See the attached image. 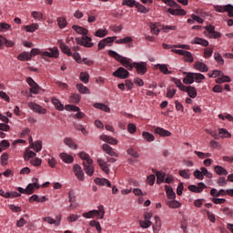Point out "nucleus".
Here are the masks:
<instances>
[{
  "mask_svg": "<svg viewBox=\"0 0 233 233\" xmlns=\"http://www.w3.org/2000/svg\"><path fill=\"white\" fill-rule=\"evenodd\" d=\"M73 30L76 32V34H80L82 38L76 37V42L77 45H81V46H85L86 48H92L94 46V43H92V38L86 36V34H88V29L79 26V25H73Z\"/></svg>",
  "mask_w": 233,
  "mask_h": 233,
  "instance_id": "nucleus-1",
  "label": "nucleus"
},
{
  "mask_svg": "<svg viewBox=\"0 0 233 233\" xmlns=\"http://www.w3.org/2000/svg\"><path fill=\"white\" fill-rule=\"evenodd\" d=\"M107 54L108 56H110V57H113L114 59H116V61L121 63V65H123V66H125L127 70H134V63H132V60L130 58L123 57L121 56V55H118L117 52L114 50H108Z\"/></svg>",
  "mask_w": 233,
  "mask_h": 233,
  "instance_id": "nucleus-2",
  "label": "nucleus"
},
{
  "mask_svg": "<svg viewBox=\"0 0 233 233\" xmlns=\"http://www.w3.org/2000/svg\"><path fill=\"white\" fill-rule=\"evenodd\" d=\"M35 156H37L35 152L30 149H26L24 153V159L25 161H30L33 167H41V163H43V160H41V158L39 157L34 158L35 157Z\"/></svg>",
  "mask_w": 233,
  "mask_h": 233,
  "instance_id": "nucleus-3",
  "label": "nucleus"
},
{
  "mask_svg": "<svg viewBox=\"0 0 233 233\" xmlns=\"http://www.w3.org/2000/svg\"><path fill=\"white\" fill-rule=\"evenodd\" d=\"M82 216L86 219H92L94 216H97L98 219H103L105 218V207L99 206L98 210H90L88 212L83 213Z\"/></svg>",
  "mask_w": 233,
  "mask_h": 233,
  "instance_id": "nucleus-4",
  "label": "nucleus"
},
{
  "mask_svg": "<svg viewBox=\"0 0 233 233\" xmlns=\"http://www.w3.org/2000/svg\"><path fill=\"white\" fill-rule=\"evenodd\" d=\"M114 77H118V79H127L130 76L128 70L125 69V67H118L115 72H113Z\"/></svg>",
  "mask_w": 233,
  "mask_h": 233,
  "instance_id": "nucleus-5",
  "label": "nucleus"
},
{
  "mask_svg": "<svg viewBox=\"0 0 233 233\" xmlns=\"http://www.w3.org/2000/svg\"><path fill=\"white\" fill-rule=\"evenodd\" d=\"M133 66L137 69V74H140V76H145V74H147V63L134 62Z\"/></svg>",
  "mask_w": 233,
  "mask_h": 233,
  "instance_id": "nucleus-6",
  "label": "nucleus"
},
{
  "mask_svg": "<svg viewBox=\"0 0 233 233\" xmlns=\"http://www.w3.org/2000/svg\"><path fill=\"white\" fill-rule=\"evenodd\" d=\"M188 190H190V192H195L196 194H199L201 192H203V190H205V188H207V185H205V183L203 182H199L198 184V186L196 185H190L188 186Z\"/></svg>",
  "mask_w": 233,
  "mask_h": 233,
  "instance_id": "nucleus-7",
  "label": "nucleus"
},
{
  "mask_svg": "<svg viewBox=\"0 0 233 233\" xmlns=\"http://www.w3.org/2000/svg\"><path fill=\"white\" fill-rule=\"evenodd\" d=\"M73 171L78 181H85V173L83 172V168H81V166H79V164H76L73 167Z\"/></svg>",
  "mask_w": 233,
  "mask_h": 233,
  "instance_id": "nucleus-8",
  "label": "nucleus"
},
{
  "mask_svg": "<svg viewBox=\"0 0 233 233\" xmlns=\"http://www.w3.org/2000/svg\"><path fill=\"white\" fill-rule=\"evenodd\" d=\"M28 106L33 112H36L37 114H46V109L41 107V106L37 105L34 102H29Z\"/></svg>",
  "mask_w": 233,
  "mask_h": 233,
  "instance_id": "nucleus-9",
  "label": "nucleus"
},
{
  "mask_svg": "<svg viewBox=\"0 0 233 233\" xmlns=\"http://www.w3.org/2000/svg\"><path fill=\"white\" fill-rule=\"evenodd\" d=\"M15 43L14 41H10L6 39V37L0 35V48L3 49L4 46H6L7 48H12V46H15Z\"/></svg>",
  "mask_w": 233,
  "mask_h": 233,
  "instance_id": "nucleus-10",
  "label": "nucleus"
},
{
  "mask_svg": "<svg viewBox=\"0 0 233 233\" xmlns=\"http://www.w3.org/2000/svg\"><path fill=\"white\" fill-rule=\"evenodd\" d=\"M153 174L157 176V185H161V183H165V179L167 177V174L165 172L157 171V169H152Z\"/></svg>",
  "mask_w": 233,
  "mask_h": 233,
  "instance_id": "nucleus-11",
  "label": "nucleus"
},
{
  "mask_svg": "<svg viewBox=\"0 0 233 233\" xmlns=\"http://www.w3.org/2000/svg\"><path fill=\"white\" fill-rule=\"evenodd\" d=\"M216 12L223 14V12H233V5L228 4L227 5H214Z\"/></svg>",
  "mask_w": 233,
  "mask_h": 233,
  "instance_id": "nucleus-12",
  "label": "nucleus"
},
{
  "mask_svg": "<svg viewBox=\"0 0 233 233\" xmlns=\"http://www.w3.org/2000/svg\"><path fill=\"white\" fill-rule=\"evenodd\" d=\"M34 184H28L26 188H23V187H17V191L20 192V194H26L27 196H30L32 194H34Z\"/></svg>",
  "mask_w": 233,
  "mask_h": 233,
  "instance_id": "nucleus-13",
  "label": "nucleus"
},
{
  "mask_svg": "<svg viewBox=\"0 0 233 233\" xmlns=\"http://www.w3.org/2000/svg\"><path fill=\"white\" fill-rule=\"evenodd\" d=\"M183 92H187L189 97H191L192 99H196V97H198V91L196 90V87L192 86H186Z\"/></svg>",
  "mask_w": 233,
  "mask_h": 233,
  "instance_id": "nucleus-14",
  "label": "nucleus"
},
{
  "mask_svg": "<svg viewBox=\"0 0 233 233\" xmlns=\"http://www.w3.org/2000/svg\"><path fill=\"white\" fill-rule=\"evenodd\" d=\"M102 150L106 152V154H108V156H111L112 157H117V153L114 151V148L112 147L108 146L107 144H104L102 146Z\"/></svg>",
  "mask_w": 233,
  "mask_h": 233,
  "instance_id": "nucleus-15",
  "label": "nucleus"
},
{
  "mask_svg": "<svg viewBox=\"0 0 233 233\" xmlns=\"http://www.w3.org/2000/svg\"><path fill=\"white\" fill-rule=\"evenodd\" d=\"M155 68H158V70L165 76L172 74V71L168 70V66L167 64H157Z\"/></svg>",
  "mask_w": 233,
  "mask_h": 233,
  "instance_id": "nucleus-16",
  "label": "nucleus"
},
{
  "mask_svg": "<svg viewBox=\"0 0 233 233\" xmlns=\"http://www.w3.org/2000/svg\"><path fill=\"white\" fill-rule=\"evenodd\" d=\"M83 167L87 176H94L95 168L93 164H88V162H83Z\"/></svg>",
  "mask_w": 233,
  "mask_h": 233,
  "instance_id": "nucleus-17",
  "label": "nucleus"
},
{
  "mask_svg": "<svg viewBox=\"0 0 233 233\" xmlns=\"http://www.w3.org/2000/svg\"><path fill=\"white\" fill-rule=\"evenodd\" d=\"M194 68L198 70V72H208V66L205 63L197 61L194 64Z\"/></svg>",
  "mask_w": 233,
  "mask_h": 233,
  "instance_id": "nucleus-18",
  "label": "nucleus"
},
{
  "mask_svg": "<svg viewBox=\"0 0 233 233\" xmlns=\"http://www.w3.org/2000/svg\"><path fill=\"white\" fill-rule=\"evenodd\" d=\"M78 157H80V159H83L84 163H88V165H92L94 163V160L90 158V155H88L85 151L78 153Z\"/></svg>",
  "mask_w": 233,
  "mask_h": 233,
  "instance_id": "nucleus-19",
  "label": "nucleus"
},
{
  "mask_svg": "<svg viewBox=\"0 0 233 233\" xmlns=\"http://www.w3.org/2000/svg\"><path fill=\"white\" fill-rule=\"evenodd\" d=\"M96 185H100L101 187H108L109 188L112 187V184L106 178H95Z\"/></svg>",
  "mask_w": 233,
  "mask_h": 233,
  "instance_id": "nucleus-20",
  "label": "nucleus"
},
{
  "mask_svg": "<svg viewBox=\"0 0 233 233\" xmlns=\"http://www.w3.org/2000/svg\"><path fill=\"white\" fill-rule=\"evenodd\" d=\"M168 14H171V15H187V11L183 9H173V8H168L167 9Z\"/></svg>",
  "mask_w": 233,
  "mask_h": 233,
  "instance_id": "nucleus-21",
  "label": "nucleus"
},
{
  "mask_svg": "<svg viewBox=\"0 0 233 233\" xmlns=\"http://www.w3.org/2000/svg\"><path fill=\"white\" fill-rule=\"evenodd\" d=\"M51 52L45 51L42 53V57H58L59 51L57 49H50Z\"/></svg>",
  "mask_w": 233,
  "mask_h": 233,
  "instance_id": "nucleus-22",
  "label": "nucleus"
},
{
  "mask_svg": "<svg viewBox=\"0 0 233 233\" xmlns=\"http://www.w3.org/2000/svg\"><path fill=\"white\" fill-rule=\"evenodd\" d=\"M97 165H99L100 168H102L103 172H106V174H108L110 172V169L108 168V164L103 159V158H97L96 160Z\"/></svg>",
  "mask_w": 233,
  "mask_h": 233,
  "instance_id": "nucleus-23",
  "label": "nucleus"
},
{
  "mask_svg": "<svg viewBox=\"0 0 233 233\" xmlns=\"http://www.w3.org/2000/svg\"><path fill=\"white\" fill-rule=\"evenodd\" d=\"M155 133L158 134V136H161L162 137H169V136H172V133L161 127L155 128Z\"/></svg>",
  "mask_w": 233,
  "mask_h": 233,
  "instance_id": "nucleus-24",
  "label": "nucleus"
},
{
  "mask_svg": "<svg viewBox=\"0 0 233 233\" xmlns=\"http://www.w3.org/2000/svg\"><path fill=\"white\" fill-rule=\"evenodd\" d=\"M51 102L54 105V106L56 108V110H59V112H62V110H65V106L61 104V101H59V99L53 97L51 98Z\"/></svg>",
  "mask_w": 233,
  "mask_h": 233,
  "instance_id": "nucleus-25",
  "label": "nucleus"
},
{
  "mask_svg": "<svg viewBox=\"0 0 233 233\" xmlns=\"http://www.w3.org/2000/svg\"><path fill=\"white\" fill-rule=\"evenodd\" d=\"M100 139H102V141H105L106 143H108L109 145H116L117 143V139L112 137H108L106 135H102L100 137Z\"/></svg>",
  "mask_w": 233,
  "mask_h": 233,
  "instance_id": "nucleus-26",
  "label": "nucleus"
},
{
  "mask_svg": "<svg viewBox=\"0 0 233 233\" xmlns=\"http://www.w3.org/2000/svg\"><path fill=\"white\" fill-rule=\"evenodd\" d=\"M192 45H201V46H208V41L200 38V37H195L192 41H191Z\"/></svg>",
  "mask_w": 233,
  "mask_h": 233,
  "instance_id": "nucleus-27",
  "label": "nucleus"
},
{
  "mask_svg": "<svg viewBox=\"0 0 233 233\" xmlns=\"http://www.w3.org/2000/svg\"><path fill=\"white\" fill-rule=\"evenodd\" d=\"M64 143L65 145H66V147H69V148H73L74 150H77V145L76 144V142H74V140L70 137H66L64 139Z\"/></svg>",
  "mask_w": 233,
  "mask_h": 233,
  "instance_id": "nucleus-28",
  "label": "nucleus"
},
{
  "mask_svg": "<svg viewBox=\"0 0 233 233\" xmlns=\"http://www.w3.org/2000/svg\"><path fill=\"white\" fill-rule=\"evenodd\" d=\"M60 159L64 161V163H74V157L66 154V153H61L60 154Z\"/></svg>",
  "mask_w": 233,
  "mask_h": 233,
  "instance_id": "nucleus-29",
  "label": "nucleus"
},
{
  "mask_svg": "<svg viewBox=\"0 0 233 233\" xmlns=\"http://www.w3.org/2000/svg\"><path fill=\"white\" fill-rule=\"evenodd\" d=\"M142 137L145 139V141H147V143H152V141H155L156 137H154L153 134L144 131L142 132Z\"/></svg>",
  "mask_w": 233,
  "mask_h": 233,
  "instance_id": "nucleus-30",
  "label": "nucleus"
},
{
  "mask_svg": "<svg viewBox=\"0 0 233 233\" xmlns=\"http://www.w3.org/2000/svg\"><path fill=\"white\" fill-rule=\"evenodd\" d=\"M214 170H215L216 174H218V176H228V171H227V169H225V167H223L221 166H215Z\"/></svg>",
  "mask_w": 233,
  "mask_h": 233,
  "instance_id": "nucleus-31",
  "label": "nucleus"
},
{
  "mask_svg": "<svg viewBox=\"0 0 233 233\" xmlns=\"http://www.w3.org/2000/svg\"><path fill=\"white\" fill-rule=\"evenodd\" d=\"M59 46L64 54H66V56H68L69 57L72 56V51L70 50V47H68V46H66L63 42H59Z\"/></svg>",
  "mask_w": 233,
  "mask_h": 233,
  "instance_id": "nucleus-32",
  "label": "nucleus"
},
{
  "mask_svg": "<svg viewBox=\"0 0 233 233\" xmlns=\"http://www.w3.org/2000/svg\"><path fill=\"white\" fill-rule=\"evenodd\" d=\"M17 59L18 61H30V59H32V55L28 52H23L17 56Z\"/></svg>",
  "mask_w": 233,
  "mask_h": 233,
  "instance_id": "nucleus-33",
  "label": "nucleus"
},
{
  "mask_svg": "<svg viewBox=\"0 0 233 233\" xmlns=\"http://www.w3.org/2000/svg\"><path fill=\"white\" fill-rule=\"evenodd\" d=\"M214 59L217 61L219 66H223V65H225V59H223V56H221V54H219L218 51L214 53Z\"/></svg>",
  "mask_w": 233,
  "mask_h": 233,
  "instance_id": "nucleus-34",
  "label": "nucleus"
},
{
  "mask_svg": "<svg viewBox=\"0 0 233 233\" xmlns=\"http://www.w3.org/2000/svg\"><path fill=\"white\" fill-rule=\"evenodd\" d=\"M166 194L167 196V199H176V192L169 186H166Z\"/></svg>",
  "mask_w": 233,
  "mask_h": 233,
  "instance_id": "nucleus-35",
  "label": "nucleus"
},
{
  "mask_svg": "<svg viewBox=\"0 0 233 233\" xmlns=\"http://www.w3.org/2000/svg\"><path fill=\"white\" fill-rule=\"evenodd\" d=\"M156 224L153 225V232L154 233H159V230H161V219H159V217H155Z\"/></svg>",
  "mask_w": 233,
  "mask_h": 233,
  "instance_id": "nucleus-36",
  "label": "nucleus"
},
{
  "mask_svg": "<svg viewBox=\"0 0 233 233\" xmlns=\"http://www.w3.org/2000/svg\"><path fill=\"white\" fill-rule=\"evenodd\" d=\"M183 83H185V85H192V83H194V73H187L183 79Z\"/></svg>",
  "mask_w": 233,
  "mask_h": 233,
  "instance_id": "nucleus-37",
  "label": "nucleus"
},
{
  "mask_svg": "<svg viewBox=\"0 0 233 233\" xmlns=\"http://www.w3.org/2000/svg\"><path fill=\"white\" fill-rule=\"evenodd\" d=\"M171 81H173V83H175L176 86H177V88H179V90H182V92L185 90L187 86L183 85V83L181 82L180 79L171 77Z\"/></svg>",
  "mask_w": 233,
  "mask_h": 233,
  "instance_id": "nucleus-38",
  "label": "nucleus"
},
{
  "mask_svg": "<svg viewBox=\"0 0 233 233\" xmlns=\"http://www.w3.org/2000/svg\"><path fill=\"white\" fill-rule=\"evenodd\" d=\"M76 89L78 92H80V94H90V89H88V87L85 86L83 84H77Z\"/></svg>",
  "mask_w": 233,
  "mask_h": 233,
  "instance_id": "nucleus-39",
  "label": "nucleus"
},
{
  "mask_svg": "<svg viewBox=\"0 0 233 233\" xmlns=\"http://www.w3.org/2000/svg\"><path fill=\"white\" fill-rule=\"evenodd\" d=\"M37 28H39L38 24H32L30 25L24 26V29L25 30V32H30L31 34H33V32H35V30H37Z\"/></svg>",
  "mask_w": 233,
  "mask_h": 233,
  "instance_id": "nucleus-40",
  "label": "nucleus"
},
{
  "mask_svg": "<svg viewBox=\"0 0 233 233\" xmlns=\"http://www.w3.org/2000/svg\"><path fill=\"white\" fill-rule=\"evenodd\" d=\"M31 147L36 152H41V150L43 149V141L38 140L35 143L31 144Z\"/></svg>",
  "mask_w": 233,
  "mask_h": 233,
  "instance_id": "nucleus-41",
  "label": "nucleus"
},
{
  "mask_svg": "<svg viewBox=\"0 0 233 233\" xmlns=\"http://www.w3.org/2000/svg\"><path fill=\"white\" fill-rule=\"evenodd\" d=\"M230 81H232V79L229 78L228 76H225V75L216 79V83L218 85H221L222 83H230Z\"/></svg>",
  "mask_w": 233,
  "mask_h": 233,
  "instance_id": "nucleus-42",
  "label": "nucleus"
},
{
  "mask_svg": "<svg viewBox=\"0 0 233 233\" xmlns=\"http://www.w3.org/2000/svg\"><path fill=\"white\" fill-rule=\"evenodd\" d=\"M132 41H134L132 36H127L125 38L116 40V45H127V43H132Z\"/></svg>",
  "mask_w": 233,
  "mask_h": 233,
  "instance_id": "nucleus-43",
  "label": "nucleus"
},
{
  "mask_svg": "<svg viewBox=\"0 0 233 233\" xmlns=\"http://www.w3.org/2000/svg\"><path fill=\"white\" fill-rule=\"evenodd\" d=\"M123 6H129V8H134V6L137 5V2L136 0H123Z\"/></svg>",
  "mask_w": 233,
  "mask_h": 233,
  "instance_id": "nucleus-44",
  "label": "nucleus"
},
{
  "mask_svg": "<svg viewBox=\"0 0 233 233\" xmlns=\"http://www.w3.org/2000/svg\"><path fill=\"white\" fill-rule=\"evenodd\" d=\"M95 108H99V110H103V112H110V107L102 103L94 104Z\"/></svg>",
  "mask_w": 233,
  "mask_h": 233,
  "instance_id": "nucleus-45",
  "label": "nucleus"
},
{
  "mask_svg": "<svg viewBox=\"0 0 233 233\" xmlns=\"http://www.w3.org/2000/svg\"><path fill=\"white\" fill-rule=\"evenodd\" d=\"M69 101H70V103H74L75 105H77V103H79V101H81V95H79V94L71 95Z\"/></svg>",
  "mask_w": 233,
  "mask_h": 233,
  "instance_id": "nucleus-46",
  "label": "nucleus"
},
{
  "mask_svg": "<svg viewBox=\"0 0 233 233\" xmlns=\"http://www.w3.org/2000/svg\"><path fill=\"white\" fill-rule=\"evenodd\" d=\"M80 81H82V83H85V85H86V83H88V81H90V75H88V73H86V72H81L80 73Z\"/></svg>",
  "mask_w": 233,
  "mask_h": 233,
  "instance_id": "nucleus-47",
  "label": "nucleus"
},
{
  "mask_svg": "<svg viewBox=\"0 0 233 233\" xmlns=\"http://www.w3.org/2000/svg\"><path fill=\"white\" fill-rule=\"evenodd\" d=\"M167 205L170 208H179L181 207V204L177 200H168L167 201Z\"/></svg>",
  "mask_w": 233,
  "mask_h": 233,
  "instance_id": "nucleus-48",
  "label": "nucleus"
},
{
  "mask_svg": "<svg viewBox=\"0 0 233 233\" xmlns=\"http://www.w3.org/2000/svg\"><path fill=\"white\" fill-rule=\"evenodd\" d=\"M136 8H137V11L140 12V14H148V12H150L149 9L139 3H137Z\"/></svg>",
  "mask_w": 233,
  "mask_h": 233,
  "instance_id": "nucleus-49",
  "label": "nucleus"
},
{
  "mask_svg": "<svg viewBox=\"0 0 233 233\" xmlns=\"http://www.w3.org/2000/svg\"><path fill=\"white\" fill-rule=\"evenodd\" d=\"M165 5H167V6H171V8H179V5L176 3L174 0H162Z\"/></svg>",
  "mask_w": 233,
  "mask_h": 233,
  "instance_id": "nucleus-50",
  "label": "nucleus"
},
{
  "mask_svg": "<svg viewBox=\"0 0 233 233\" xmlns=\"http://www.w3.org/2000/svg\"><path fill=\"white\" fill-rule=\"evenodd\" d=\"M218 135L220 136V137H232V135L224 128L218 129Z\"/></svg>",
  "mask_w": 233,
  "mask_h": 233,
  "instance_id": "nucleus-51",
  "label": "nucleus"
},
{
  "mask_svg": "<svg viewBox=\"0 0 233 233\" xmlns=\"http://www.w3.org/2000/svg\"><path fill=\"white\" fill-rule=\"evenodd\" d=\"M108 31L106 29H98L95 35L96 37H105L107 35Z\"/></svg>",
  "mask_w": 233,
  "mask_h": 233,
  "instance_id": "nucleus-52",
  "label": "nucleus"
},
{
  "mask_svg": "<svg viewBox=\"0 0 233 233\" xmlns=\"http://www.w3.org/2000/svg\"><path fill=\"white\" fill-rule=\"evenodd\" d=\"M193 76L196 83H200L201 81H203V79H205L204 75L200 73H193Z\"/></svg>",
  "mask_w": 233,
  "mask_h": 233,
  "instance_id": "nucleus-53",
  "label": "nucleus"
},
{
  "mask_svg": "<svg viewBox=\"0 0 233 233\" xmlns=\"http://www.w3.org/2000/svg\"><path fill=\"white\" fill-rule=\"evenodd\" d=\"M90 227H95L98 233H101V224L96 220H91L89 223Z\"/></svg>",
  "mask_w": 233,
  "mask_h": 233,
  "instance_id": "nucleus-54",
  "label": "nucleus"
},
{
  "mask_svg": "<svg viewBox=\"0 0 233 233\" xmlns=\"http://www.w3.org/2000/svg\"><path fill=\"white\" fill-rule=\"evenodd\" d=\"M139 225L142 228H148V227H152V221H150V220H140Z\"/></svg>",
  "mask_w": 233,
  "mask_h": 233,
  "instance_id": "nucleus-55",
  "label": "nucleus"
},
{
  "mask_svg": "<svg viewBox=\"0 0 233 233\" xmlns=\"http://www.w3.org/2000/svg\"><path fill=\"white\" fill-rule=\"evenodd\" d=\"M32 17H34V19H36L37 21H41V19H43V13L41 12H37V11H33L31 13Z\"/></svg>",
  "mask_w": 233,
  "mask_h": 233,
  "instance_id": "nucleus-56",
  "label": "nucleus"
},
{
  "mask_svg": "<svg viewBox=\"0 0 233 233\" xmlns=\"http://www.w3.org/2000/svg\"><path fill=\"white\" fill-rule=\"evenodd\" d=\"M69 203H76V192L73 189H70L68 192Z\"/></svg>",
  "mask_w": 233,
  "mask_h": 233,
  "instance_id": "nucleus-57",
  "label": "nucleus"
},
{
  "mask_svg": "<svg viewBox=\"0 0 233 233\" xmlns=\"http://www.w3.org/2000/svg\"><path fill=\"white\" fill-rule=\"evenodd\" d=\"M179 176L181 177H184V179H190V174L188 173V169H183L178 172Z\"/></svg>",
  "mask_w": 233,
  "mask_h": 233,
  "instance_id": "nucleus-58",
  "label": "nucleus"
},
{
  "mask_svg": "<svg viewBox=\"0 0 233 233\" xmlns=\"http://www.w3.org/2000/svg\"><path fill=\"white\" fill-rule=\"evenodd\" d=\"M212 54H214V48H207L204 51V57H206V59H208V57H212Z\"/></svg>",
  "mask_w": 233,
  "mask_h": 233,
  "instance_id": "nucleus-59",
  "label": "nucleus"
},
{
  "mask_svg": "<svg viewBox=\"0 0 233 233\" xmlns=\"http://www.w3.org/2000/svg\"><path fill=\"white\" fill-rule=\"evenodd\" d=\"M57 24L59 28H65V26H66V18L65 17L57 18Z\"/></svg>",
  "mask_w": 233,
  "mask_h": 233,
  "instance_id": "nucleus-60",
  "label": "nucleus"
},
{
  "mask_svg": "<svg viewBox=\"0 0 233 233\" xmlns=\"http://www.w3.org/2000/svg\"><path fill=\"white\" fill-rule=\"evenodd\" d=\"M207 134H209L214 139H219V135L218 134V131L212 130V129H206Z\"/></svg>",
  "mask_w": 233,
  "mask_h": 233,
  "instance_id": "nucleus-61",
  "label": "nucleus"
},
{
  "mask_svg": "<svg viewBox=\"0 0 233 233\" xmlns=\"http://www.w3.org/2000/svg\"><path fill=\"white\" fill-rule=\"evenodd\" d=\"M79 218H81V216L72 214L67 218V221H68V223H74V222L77 221L79 219Z\"/></svg>",
  "mask_w": 233,
  "mask_h": 233,
  "instance_id": "nucleus-62",
  "label": "nucleus"
},
{
  "mask_svg": "<svg viewBox=\"0 0 233 233\" xmlns=\"http://www.w3.org/2000/svg\"><path fill=\"white\" fill-rule=\"evenodd\" d=\"M217 183L219 187H225V185H227V183H228V180H227V178L225 177H220L217 180Z\"/></svg>",
  "mask_w": 233,
  "mask_h": 233,
  "instance_id": "nucleus-63",
  "label": "nucleus"
},
{
  "mask_svg": "<svg viewBox=\"0 0 233 233\" xmlns=\"http://www.w3.org/2000/svg\"><path fill=\"white\" fill-rule=\"evenodd\" d=\"M147 185H150V187H152L156 183V176L155 175H149L147 177Z\"/></svg>",
  "mask_w": 233,
  "mask_h": 233,
  "instance_id": "nucleus-64",
  "label": "nucleus"
}]
</instances>
